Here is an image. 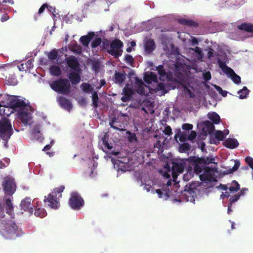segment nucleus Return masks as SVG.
<instances>
[{"mask_svg":"<svg viewBox=\"0 0 253 253\" xmlns=\"http://www.w3.org/2000/svg\"><path fill=\"white\" fill-rule=\"evenodd\" d=\"M197 162L198 164L194 165V170L197 174L202 172L199 176L200 180L207 183L214 181V176L217 169L215 157L212 155L202 156L198 159Z\"/></svg>","mask_w":253,"mask_h":253,"instance_id":"obj_1","label":"nucleus"},{"mask_svg":"<svg viewBox=\"0 0 253 253\" xmlns=\"http://www.w3.org/2000/svg\"><path fill=\"white\" fill-rule=\"evenodd\" d=\"M183 169L184 166L181 163H174L171 170L170 167H169L168 170L169 173L171 172L172 175L174 184L172 185L171 180H169L166 183H163L162 185H160V188L155 190L159 198L167 200L170 197H174L176 195L178 182L176 181V177L178 174L183 172Z\"/></svg>","mask_w":253,"mask_h":253,"instance_id":"obj_2","label":"nucleus"},{"mask_svg":"<svg viewBox=\"0 0 253 253\" xmlns=\"http://www.w3.org/2000/svg\"><path fill=\"white\" fill-rule=\"evenodd\" d=\"M12 107L17 109L18 118L24 125H30L33 110L28 100L16 96H10L8 98Z\"/></svg>","mask_w":253,"mask_h":253,"instance_id":"obj_3","label":"nucleus"},{"mask_svg":"<svg viewBox=\"0 0 253 253\" xmlns=\"http://www.w3.org/2000/svg\"><path fill=\"white\" fill-rule=\"evenodd\" d=\"M137 92L140 95H149V89L145 85L141 79L137 77L134 78V81L130 84H127L123 89V94L121 100L126 102L129 100L134 92Z\"/></svg>","mask_w":253,"mask_h":253,"instance_id":"obj_4","label":"nucleus"},{"mask_svg":"<svg viewBox=\"0 0 253 253\" xmlns=\"http://www.w3.org/2000/svg\"><path fill=\"white\" fill-rule=\"evenodd\" d=\"M0 234L5 239H14L20 237L24 232L20 225L15 222L11 218L9 219H2L0 226Z\"/></svg>","mask_w":253,"mask_h":253,"instance_id":"obj_5","label":"nucleus"},{"mask_svg":"<svg viewBox=\"0 0 253 253\" xmlns=\"http://www.w3.org/2000/svg\"><path fill=\"white\" fill-rule=\"evenodd\" d=\"M144 80L148 84L154 83L155 85L153 87L147 86L149 89V94L156 93L157 95H165L168 92L166 85L163 83H157V76L152 72H146L144 75Z\"/></svg>","mask_w":253,"mask_h":253,"instance_id":"obj_6","label":"nucleus"},{"mask_svg":"<svg viewBox=\"0 0 253 253\" xmlns=\"http://www.w3.org/2000/svg\"><path fill=\"white\" fill-rule=\"evenodd\" d=\"M228 62V59L225 53L223 55L217 54V63L219 67L235 84H239L241 83L240 77L236 74L232 69L227 66Z\"/></svg>","mask_w":253,"mask_h":253,"instance_id":"obj_7","label":"nucleus"},{"mask_svg":"<svg viewBox=\"0 0 253 253\" xmlns=\"http://www.w3.org/2000/svg\"><path fill=\"white\" fill-rule=\"evenodd\" d=\"M64 189V186H61L55 188L51 193H49L47 197H45L44 202L45 205L51 209L57 210L60 207L59 200L62 197V192Z\"/></svg>","mask_w":253,"mask_h":253,"instance_id":"obj_8","label":"nucleus"},{"mask_svg":"<svg viewBox=\"0 0 253 253\" xmlns=\"http://www.w3.org/2000/svg\"><path fill=\"white\" fill-rule=\"evenodd\" d=\"M119 159H113L112 158V163L113 164L114 169H115L119 172L120 171L125 172L126 171H130L132 170L134 167L133 166V160L129 156L117 157Z\"/></svg>","mask_w":253,"mask_h":253,"instance_id":"obj_9","label":"nucleus"},{"mask_svg":"<svg viewBox=\"0 0 253 253\" xmlns=\"http://www.w3.org/2000/svg\"><path fill=\"white\" fill-rule=\"evenodd\" d=\"M51 89L54 91L62 94H66L70 92V83L66 79H59L49 83Z\"/></svg>","mask_w":253,"mask_h":253,"instance_id":"obj_10","label":"nucleus"},{"mask_svg":"<svg viewBox=\"0 0 253 253\" xmlns=\"http://www.w3.org/2000/svg\"><path fill=\"white\" fill-rule=\"evenodd\" d=\"M13 133L11 124L9 120L3 118L0 121V137L4 140L8 141Z\"/></svg>","mask_w":253,"mask_h":253,"instance_id":"obj_11","label":"nucleus"},{"mask_svg":"<svg viewBox=\"0 0 253 253\" xmlns=\"http://www.w3.org/2000/svg\"><path fill=\"white\" fill-rule=\"evenodd\" d=\"M196 190L197 189L194 184H191L189 186H186L184 193L178 199H173L172 200V202L180 204L181 202L182 199H184L186 202H190L192 203H194Z\"/></svg>","mask_w":253,"mask_h":253,"instance_id":"obj_12","label":"nucleus"},{"mask_svg":"<svg viewBox=\"0 0 253 253\" xmlns=\"http://www.w3.org/2000/svg\"><path fill=\"white\" fill-rule=\"evenodd\" d=\"M238 30L236 31V35L231 34L229 36L231 39L235 40H243L244 38L241 36V33L244 32H247L253 37V24L251 23H243L238 26Z\"/></svg>","mask_w":253,"mask_h":253,"instance_id":"obj_13","label":"nucleus"},{"mask_svg":"<svg viewBox=\"0 0 253 253\" xmlns=\"http://www.w3.org/2000/svg\"><path fill=\"white\" fill-rule=\"evenodd\" d=\"M69 204L72 209L79 211L84 206V202L80 195L74 192L71 194Z\"/></svg>","mask_w":253,"mask_h":253,"instance_id":"obj_14","label":"nucleus"},{"mask_svg":"<svg viewBox=\"0 0 253 253\" xmlns=\"http://www.w3.org/2000/svg\"><path fill=\"white\" fill-rule=\"evenodd\" d=\"M198 84L197 79L194 77H188L183 81L184 90L188 93L190 97H194V90L197 88Z\"/></svg>","mask_w":253,"mask_h":253,"instance_id":"obj_15","label":"nucleus"},{"mask_svg":"<svg viewBox=\"0 0 253 253\" xmlns=\"http://www.w3.org/2000/svg\"><path fill=\"white\" fill-rule=\"evenodd\" d=\"M188 58L189 61L196 62L201 60L203 57V53L201 48L196 46L195 48H188L186 49Z\"/></svg>","mask_w":253,"mask_h":253,"instance_id":"obj_16","label":"nucleus"},{"mask_svg":"<svg viewBox=\"0 0 253 253\" xmlns=\"http://www.w3.org/2000/svg\"><path fill=\"white\" fill-rule=\"evenodd\" d=\"M123 43L119 40L113 41L110 45L108 52L115 58L120 56L123 52Z\"/></svg>","mask_w":253,"mask_h":253,"instance_id":"obj_17","label":"nucleus"},{"mask_svg":"<svg viewBox=\"0 0 253 253\" xmlns=\"http://www.w3.org/2000/svg\"><path fill=\"white\" fill-rule=\"evenodd\" d=\"M169 65L171 66L170 69L175 73L178 77H182L187 74V66L185 63L181 62H174L170 61Z\"/></svg>","mask_w":253,"mask_h":253,"instance_id":"obj_18","label":"nucleus"},{"mask_svg":"<svg viewBox=\"0 0 253 253\" xmlns=\"http://www.w3.org/2000/svg\"><path fill=\"white\" fill-rule=\"evenodd\" d=\"M5 195L11 196L16 190V185L14 179L12 177H6L3 183Z\"/></svg>","mask_w":253,"mask_h":253,"instance_id":"obj_19","label":"nucleus"},{"mask_svg":"<svg viewBox=\"0 0 253 253\" xmlns=\"http://www.w3.org/2000/svg\"><path fill=\"white\" fill-rule=\"evenodd\" d=\"M197 136L196 132L195 131L192 130L189 132V131H179L174 135V138L177 141V138L180 142H183L187 140L193 141Z\"/></svg>","mask_w":253,"mask_h":253,"instance_id":"obj_20","label":"nucleus"},{"mask_svg":"<svg viewBox=\"0 0 253 253\" xmlns=\"http://www.w3.org/2000/svg\"><path fill=\"white\" fill-rule=\"evenodd\" d=\"M43 124L42 122L41 123H35L33 126L31 131L33 138L40 142H41L43 139L42 134L41 132V127Z\"/></svg>","mask_w":253,"mask_h":253,"instance_id":"obj_21","label":"nucleus"},{"mask_svg":"<svg viewBox=\"0 0 253 253\" xmlns=\"http://www.w3.org/2000/svg\"><path fill=\"white\" fill-rule=\"evenodd\" d=\"M168 140L163 136H160L154 144L155 151L159 154H162L167 146Z\"/></svg>","mask_w":253,"mask_h":253,"instance_id":"obj_22","label":"nucleus"},{"mask_svg":"<svg viewBox=\"0 0 253 253\" xmlns=\"http://www.w3.org/2000/svg\"><path fill=\"white\" fill-rule=\"evenodd\" d=\"M12 197L9 195H5L4 200L6 205V213L8 214L11 218H13L14 216V213L13 211V206L12 203Z\"/></svg>","mask_w":253,"mask_h":253,"instance_id":"obj_23","label":"nucleus"},{"mask_svg":"<svg viewBox=\"0 0 253 253\" xmlns=\"http://www.w3.org/2000/svg\"><path fill=\"white\" fill-rule=\"evenodd\" d=\"M31 199L28 197L23 199L20 205L21 210H23L25 211H28L30 213H32L33 209L31 204Z\"/></svg>","mask_w":253,"mask_h":253,"instance_id":"obj_24","label":"nucleus"},{"mask_svg":"<svg viewBox=\"0 0 253 253\" xmlns=\"http://www.w3.org/2000/svg\"><path fill=\"white\" fill-rule=\"evenodd\" d=\"M67 66L75 72L80 70L79 64L76 58L74 56H71L66 59Z\"/></svg>","mask_w":253,"mask_h":253,"instance_id":"obj_25","label":"nucleus"},{"mask_svg":"<svg viewBox=\"0 0 253 253\" xmlns=\"http://www.w3.org/2000/svg\"><path fill=\"white\" fill-rule=\"evenodd\" d=\"M57 100L60 105L64 109L70 111L72 108V105L70 100L62 96H59L57 98Z\"/></svg>","mask_w":253,"mask_h":253,"instance_id":"obj_26","label":"nucleus"},{"mask_svg":"<svg viewBox=\"0 0 253 253\" xmlns=\"http://www.w3.org/2000/svg\"><path fill=\"white\" fill-rule=\"evenodd\" d=\"M80 71L75 72L72 71L68 74V78L70 80L73 84H78L81 81V77L80 75Z\"/></svg>","mask_w":253,"mask_h":253,"instance_id":"obj_27","label":"nucleus"},{"mask_svg":"<svg viewBox=\"0 0 253 253\" xmlns=\"http://www.w3.org/2000/svg\"><path fill=\"white\" fill-rule=\"evenodd\" d=\"M156 48V45L154 41L150 39H147L145 40L144 49L145 51L147 53H150Z\"/></svg>","mask_w":253,"mask_h":253,"instance_id":"obj_28","label":"nucleus"},{"mask_svg":"<svg viewBox=\"0 0 253 253\" xmlns=\"http://www.w3.org/2000/svg\"><path fill=\"white\" fill-rule=\"evenodd\" d=\"M99 147H101L102 150L106 152L111 150L112 148V145L108 143L107 138L105 136L101 138V141L99 142Z\"/></svg>","mask_w":253,"mask_h":253,"instance_id":"obj_29","label":"nucleus"},{"mask_svg":"<svg viewBox=\"0 0 253 253\" xmlns=\"http://www.w3.org/2000/svg\"><path fill=\"white\" fill-rule=\"evenodd\" d=\"M224 145L226 147L233 149L238 146L239 143L235 138H227L224 141Z\"/></svg>","mask_w":253,"mask_h":253,"instance_id":"obj_30","label":"nucleus"},{"mask_svg":"<svg viewBox=\"0 0 253 253\" xmlns=\"http://www.w3.org/2000/svg\"><path fill=\"white\" fill-rule=\"evenodd\" d=\"M94 35V32H89L87 35L82 36L80 39V41L84 46H87Z\"/></svg>","mask_w":253,"mask_h":253,"instance_id":"obj_31","label":"nucleus"},{"mask_svg":"<svg viewBox=\"0 0 253 253\" xmlns=\"http://www.w3.org/2000/svg\"><path fill=\"white\" fill-rule=\"evenodd\" d=\"M229 131L228 129H225L223 131L221 130H214V135L217 141H222L228 135Z\"/></svg>","mask_w":253,"mask_h":253,"instance_id":"obj_32","label":"nucleus"},{"mask_svg":"<svg viewBox=\"0 0 253 253\" xmlns=\"http://www.w3.org/2000/svg\"><path fill=\"white\" fill-rule=\"evenodd\" d=\"M126 78V74L116 72L114 76V81L116 84H122Z\"/></svg>","mask_w":253,"mask_h":253,"instance_id":"obj_33","label":"nucleus"},{"mask_svg":"<svg viewBox=\"0 0 253 253\" xmlns=\"http://www.w3.org/2000/svg\"><path fill=\"white\" fill-rule=\"evenodd\" d=\"M156 68V70L158 71V73L160 75L159 78L160 80L165 81V79H168L165 69L164 68V66L163 65H159Z\"/></svg>","mask_w":253,"mask_h":253,"instance_id":"obj_34","label":"nucleus"},{"mask_svg":"<svg viewBox=\"0 0 253 253\" xmlns=\"http://www.w3.org/2000/svg\"><path fill=\"white\" fill-rule=\"evenodd\" d=\"M208 118L215 124H218L220 121V116L214 112L209 113Z\"/></svg>","mask_w":253,"mask_h":253,"instance_id":"obj_35","label":"nucleus"},{"mask_svg":"<svg viewBox=\"0 0 253 253\" xmlns=\"http://www.w3.org/2000/svg\"><path fill=\"white\" fill-rule=\"evenodd\" d=\"M228 189L231 193L236 192L240 189V184L235 180L228 185Z\"/></svg>","mask_w":253,"mask_h":253,"instance_id":"obj_36","label":"nucleus"},{"mask_svg":"<svg viewBox=\"0 0 253 253\" xmlns=\"http://www.w3.org/2000/svg\"><path fill=\"white\" fill-rule=\"evenodd\" d=\"M249 92L250 90L247 88V87L246 86H244L242 89L238 91L237 94L239 95L240 99H243L248 97Z\"/></svg>","mask_w":253,"mask_h":253,"instance_id":"obj_37","label":"nucleus"},{"mask_svg":"<svg viewBox=\"0 0 253 253\" xmlns=\"http://www.w3.org/2000/svg\"><path fill=\"white\" fill-rule=\"evenodd\" d=\"M50 74L54 76H59L61 74V69L56 65H52L49 68Z\"/></svg>","mask_w":253,"mask_h":253,"instance_id":"obj_38","label":"nucleus"},{"mask_svg":"<svg viewBox=\"0 0 253 253\" xmlns=\"http://www.w3.org/2000/svg\"><path fill=\"white\" fill-rule=\"evenodd\" d=\"M81 88L85 93H92L93 91V88L91 86V85L88 83H83L81 85Z\"/></svg>","mask_w":253,"mask_h":253,"instance_id":"obj_39","label":"nucleus"},{"mask_svg":"<svg viewBox=\"0 0 253 253\" xmlns=\"http://www.w3.org/2000/svg\"><path fill=\"white\" fill-rule=\"evenodd\" d=\"M91 97H92V105H93V107L95 108H97V107L98 106V100H99L97 93L96 91H93L92 93Z\"/></svg>","mask_w":253,"mask_h":253,"instance_id":"obj_40","label":"nucleus"},{"mask_svg":"<svg viewBox=\"0 0 253 253\" xmlns=\"http://www.w3.org/2000/svg\"><path fill=\"white\" fill-rule=\"evenodd\" d=\"M205 127H206L207 130L210 134H211L212 132H214V130H215L214 129V126L213 124L210 121H206L205 123Z\"/></svg>","mask_w":253,"mask_h":253,"instance_id":"obj_41","label":"nucleus"},{"mask_svg":"<svg viewBox=\"0 0 253 253\" xmlns=\"http://www.w3.org/2000/svg\"><path fill=\"white\" fill-rule=\"evenodd\" d=\"M98 159V155L95 156L92 158L93 162V164H92V167L91 169L92 170L90 173V176L92 177L96 175V172L95 171H94L93 169H95L98 166V163L97 162L95 161V160H97Z\"/></svg>","mask_w":253,"mask_h":253,"instance_id":"obj_42","label":"nucleus"},{"mask_svg":"<svg viewBox=\"0 0 253 253\" xmlns=\"http://www.w3.org/2000/svg\"><path fill=\"white\" fill-rule=\"evenodd\" d=\"M35 215L36 216L42 218L46 215V212L43 208H39L36 210Z\"/></svg>","mask_w":253,"mask_h":253,"instance_id":"obj_43","label":"nucleus"},{"mask_svg":"<svg viewBox=\"0 0 253 253\" xmlns=\"http://www.w3.org/2000/svg\"><path fill=\"white\" fill-rule=\"evenodd\" d=\"M14 1L13 0H0V11H2V9L5 10V8L4 5L6 4H13Z\"/></svg>","mask_w":253,"mask_h":253,"instance_id":"obj_44","label":"nucleus"},{"mask_svg":"<svg viewBox=\"0 0 253 253\" xmlns=\"http://www.w3.org/2000/svg\"><path fill=\"white\" fill-rule=\"evenodd\" d=\"M101 42V39L100 38H95L91 43V46L92 48H95L100 44Z\"/></svg>","mask_w":253,"mask_h":253,"instance_id":"obj_45","label":"nucleus"},{"mask_svg":"<svg viewBox=\"0 0 253 253\" xmlns=\"http://www.w3.org/2000/svg\"><path fill=\"white\" fill-rule=\"evenodd\" d=\"M57 57V53L54 50H53L51 51H50L48 55V58L49 59L52 60H54L56 59Z\"/></svg>","mask_w":253,"mask_h":253,"instance_id":"obj_46","label":"nucleus"},{"mask_svg":"<svg viewBox=\"0 0 253 253\" xmlns=\"http://www.w3.org/2000/svg\"><path fill=\"white\" fill-rule=\"evenodd\" d=\"M240 163L239 161L235 160L234 166L232 167L231 169H230V172L232 173L235 171H236L239 168Z\"/></svg>","mask_w":253,"mask_h":253,"instance_id":"obj_47","label":"nucleus"},{"mask_svg":"<svg viewBox=\"0 0 253 253\" xmlns=\"http://www.w3.org/2000/svg\"><path fill=\"white\" fill-rule=\"evenodd\" d=\"M193 176L191 171H187L183 176V180L185 181L189 180Z\"/></svg>","mask_w":253,"mask_h":253,"instance_id":"obj_48","label":"nucleus"},{"mask_svg":"<svg viewBox=\"0 0 253 253\" xmlns=\"http://www.w3.org/2000/svg\"><path fill=\"white\" fill-rule=\"evenodd\" d=\"M203 78L205 81H208L211 79V74L209 71H206L203 73Z\"/></svg>","mask_w":253,"mask_h":253,"instance_id":"obj_49","label":"nucleus"},{"mask_svg":"<svg viewBox=\"0 0 253 253\" xmlns=\"http://www.w3.org/2000/svg\"><path fill=\"white\" fill-rule=\"evenodd\" d=\"M178 21L181 24L187 25H191L193 23V21L184 18L179 19Z\"/></svg>","mask_w":253,"mask_h":253,"instance_id":"obj_50","label":"nucleus"},{"mask_svg":"<svg viewBox=\"0 0 253 253\" xmlns=\"http://www.w3.org/2000/svg\"><path fill=\"white\" fill-rule=\"evenodd\" d=\"M163 131L166 135L168 136L172 134L171 128L169 126H165L164 130Z\"/></svg>","mask_w":253,"mask_h":253,"instance_id":"obj_51","label":"nucleus"},{"mask_svg":"<svg viewBox=\"0 0 253 253\" xmlns=\"http://www.w3.org/2000/svg\"><path fill=\"white\" fill-rule=\"evenodd\" d=\"M125 61L127 64H131L133 61V58L131 55L126 54L125 57Z\"/></svg>","mask_w":253,"mask_h":253,"instance_id":"obj_52","label":"nucleus"},{"mask_svg":"<svg viewBox=\"0 0 253 253\" xmlns=\"http://www.w3.org/2000/svg\"><path fill=\"white\" fill-rule=\"evenodd\" d=\"M240 195H239L238 193L236 194L232 197L230 199V205H232L233 203L237 202L240 198Z\"/></svg>","mask_w":253,"mask_h":253,"instance_id":"obj_53","label":"nucleus"},{"mask_svg":"<svg viewBox=\"0 0 253 253\" xmlns=\"http://www.w3.org/2000/svg\"><path fill=\"white\" fill-rule=\"evenodd\" d=\"M190 41L191 42V45L193 47L199 44L198 40L195 37H191Z\"/></svg>","mask_w":253,"mask_h":253,"instance_id":"obj_54","label":"nucleus"},{"mask_svg":"<svg viewBox=\"0 0 253 253\" xmlns=\"http://www.w3.org/2000/svg\"><path fill=\"white\" fill-rule=\"evenodd\" d=\"M182 128L185 130H190L192 129L193 125L190 124H184L182 126Z\"/></svg>","mask_w":253,"mask_h":253,"instance_id":"obj_55","label":"nucleus"},{"mask_svg":"<svg viewBox=\"0 0 253 253\" xmlns=\"http://www.w3.org/2000/svg\"><path fill=\"white\" fill-rule=\"evenodd\" d=\"M246 162L250 167L253 169V159L251 157H247L246 158Z\"/></svg>","mask_w":253,"mask_h":253,"instance_id":"obj_56","label":"nucleus"},{"mask_svg":"<svg viewBox=\"0 0 253 253\" xmlns=\"http://www.w3.org/2000/svg\"><path fill=\"white\" fill-rule=\"evenodd\" d=\"M34 60L32 59L29 60L25 64L28 70L33 68Z\"/></svg>","mask_w":253,"mask_h":253,"instance_id":"obj_57","label":"nucleus"},{"mask_svg":"<svg viewBox=\"0 0 253 253\" xmlns=\"http://www.w3.org/2000/svg\"><path fill=\"white\" fill-rule=\"evenodd\" d=\"M215 55V52L212 48H210L208 52V55L209 58H211Z\"/></svg>","mask_w":253,"mask_h":253,"instance_id":"obj_58","label":"nucleus"},{"mask_svg":"<svg viewBox=\"0 0 253 253\" xmlns=\"http://www.w3.org/2000/svg\"><path fill=\"white\" fill-rule=\"evenodd\" d=\"M17 68L20 71H26L28 70L26 66V64L24 63H21L20 65L17 66Z\"/></svg>","mask_w":253,"mask_h":253,"instance_id":"obj_59","label":"nucleus"},{"mask_svg":"<svg viewBox=\"0 0 253 253\" xmlns=\"http://www.w3.org/2000/svg\"><path fill=\"white\" fill-rule=\"evenodd\" d=\"M7 84H8L9 85H15L17 84V81L16 80H15V79H14L13 80L8 79L7 80Z\"/></svg>","mask_w":253,"mask_h":253,"instance_id":"obj_60","label":"nucleus"},{"mask_svg":"<svg viewBox=\"0 0 253 253\" xmlns=\"http://www.w3.org/2000/svg\"><path fill=\"white\" fill-rule=\"evenodd\" d=\"M115 123V121H114L113 120H112L110 122H109V125L110 126L114 128V129L115 130H121L122 129L118 128V127L115 126L113 125L114 123Z\"/></svg>","mask_w":253,"mask_h":253,"instance_id":"obj_61","label":"nucleus"},{"mask_svg":"<svg viewBox=\"0 0 253 253\" xmlns=\"http://www.w3.org/2000/svg\"><path fill=\"white\" fill-rule=\"evenodd\" d=\"M9 18V16H8L7 15V13H6L1 16V21L2 22H4V21H6V20H7Z\"/></svg>","mask_w":253,"mask_h":253,"instance_id":"obj_62","label":"nucleus"},{"mask_svg":"<svg viewBox=\"0 0 253 253\" xmlns=\"http://www.w3.org/2000/svg\"><path fill=\"white\" fill-rule=\"evenodd\" d=\"M46 7L47 8L48 10L51 12L53 15H54V13H55V8H53L52 6H46Z\"/></svg>","mask_w":253,"mask_h":253,"instance_id":"obj_63","label":"nucleus"},{"mask_svg":"<svg viewBox=\"0 0 253 253\" xmlns=\"http://www.w3.org/2000/svg\"><path fill=\"white\" fill-rule=\"evenodd\" d=\"M248 191V189L246 188H244L242 189L240 191V192L238 193L239 195H240V197L241 196H244L246 192Z\"/></svg>","mask_w":253,"mask_h":253,"instance_id":"obj_64","label":"nucleus"}]
</instances>
